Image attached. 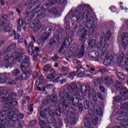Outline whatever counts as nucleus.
<instances>
[{
  "mask_svg": "<svg viewBox=\"0 0 128 128\" xmlns=\"http://www.w3.org/2000/svg\"><path fill=\"white\" fill-rule=\"evenodd\" d=\"M81 90L78 92V96L80 98V100H82L84 98V96H86L88 94L89 98L92 102H98V98H96V90L94 89L91 90L90 86L88 85H81Z\"/></svg>",
  "mask_w": 128,
  "mask_h": 128,
  "instance_id": "obj_1",
  "label": "nucleus"
},
{
  "mask_svg": "<svg viewBox=\"0 0 128 128\" xmlns=\"http://www.w3.org/2000/svg\"><path fill=\"white\" fill-rule=\"evenodd\" d=\"M64 94L62 92H59V98L60 100H58V102L62 106L63 108L66 110L68 108V104H72L74 106H76L78 104V102H80V100L78 98V96L76 94H72V97L70 99H68V100L64 99Z\"/></svg>",
  "mask_w": 128,
  "mask_h": 128,
  "instance_id": "obj_2",
  "label": "nucleus"
},
{
  "mask_svg": "<svg viewBox=\"0 0 128 128\" xmlns=\"http://www.w3.org/2000/svg\"><path fill=\"white\" fill-rule=\"evenodd\" d=\"M7 112L9 114H6L4 121L5 124H7L8 126H12V122H16L18 120V116L16 114V109L14 108H9L7 110Z\"/></svg>",
  "mask_w": 128,
  "mask_h": 128,
  "instance_id": "obj_3",
  "label": "nucleus"
},
{
  "mask_svg": "<svg viewBox=\"0 0 128 128\" xmlns=\"http://www.w3.org/2000/svg\"><path fill=\"white\" fill-rule=\"evenodd\" d=\"M16 60L20 64H30V58L24 55V49L19 48L16 49L11 54V56H16Z\"/></svg>",
  "mask_w": 128,
  "mask_h": 128,
  "instance_id": "obj_4",
  "label": "nucleus"
},
{
  "mask_svg": "<svg viewBox=\"0 0 128 128\" xmlns=\"http://www.w3.org/2000/svg\"><path fill=\"white\" fill-rule=\"evenodd\" d=\"M78 84L76 83L72 84L70 86L68 87L66 89H63V95L64 98L68 100H70L72 98V94H78Z\"/></svg>",
  "mask_w": 128,
  "mask_h": 128,
  "instance_id": "obj_5",
  "label": "nucleus"
},
{
  "mask_svg": "<svg viewBox=\"0 0 128 128\" xmlns=\"http://www.w3.org/2000/svg\"><path fill=\"white\" fill-rule=\"evenodd\" d=\"M108 44H106L104 46V48H102V50L101 52V56L100 58L102 60H104V64L105 66H108V64H110V63L112 60H114V58L112 56H108Z\"/></svg>",
  "mask_w": 128,
  "mask_h": 128,
  "instance_id": "obj_6",
  "label": "nucleus"
},
{
  "mask_svg": "<svg viewBox=\"0 0 128 128\" xmlns=\"http://www.w3.org/2000/svg\"><path fill=\"white\" fill-rule=\"evenodd\" d=\"M116 58L117 62L120 66H124L126 64V70H128V58H126L123 53H121L118 54Z\"/></svg>",
  "mask_w": 128,
  "mask_h": 128,
  "instance_id": "obj_7",
  "label": "nucleus"
},
{
  "mask_svg": "<svg viewBox=\"0 0 128 128\" xmlns=\"http://www.w3.org/2000/svg\"><path fill=\"white\" fill-rule=\"evenodd\" d=\"M88 16H90V12L88 10H85L84 11L82 18L80 16V12L79 10H76L74 12L72 17L75 18H76V22H80L82 20H86Z\"/></svg>",
  "mask_w": 128,
  "mask_h": 128,
  "instance_id": "obj_8",
  "label": "nucleus"
},
{
  "mask_svg": "<svg viewBox=\"0 0 128 128\" xmlns=\"http://www.w3.org/2000/svg\"><path fill=\"white\" fill-rule=\"evenodd\" d=\"M40 6H37V8L33 9L32 12H27L26 14L27 16L30 14H32L36 16V18H38V20H40L42 18H44L46 15L45 13L40 12Z\"/></svg>",
  "mask_w": 128,
  "mask_h": 128,
  "instance_id": "obj_9",
  "label": "nucleus"
},
{
  "mask_svg": "<svg viewBox=\"0 0 128 128\" xmlns=\"http://www.w3.org/2000/svg\"><path fill=\"white\" fill-rule=\"evenodd\" d=\"M98 118L96 116H88L84 120L85 126L86 128H89L90 126H92V122L94 126H96V124H98Z\"/></svg>",
  "mask_w": 128,
  "mask_h": 128,
  "instance_id": "obj_10",
  "label": "nucleus"
},
{
  "mask_svg": "<svg viewBox=\"0 0 128 128\" xmlns=\"http://www.w3.org/2000/svg\"><path fill=\"white\" fill-rule=\"evenodd\" d=\"M8 88L6 87L0 88V98L2 100L3 102H10V100H12V98L6 96H8Z\"/></svg>",
  "mask_w": 128,
  "mask_h": 128,
  "instance_id": "obj_11",
  "label": "nucleus"
},
{
  "mask_svg": "<svg viewBox=\"0 0 128 128\" xmlns=\"http://www.w3.org/2000/svg\"><path fill=\"white\" fill-rule=\"evenodd\" d=\"M30 28H33V30L34 32H42L44 28V26L42 25V24H40L39 21L35 20V22L31 23L29 25Z\"/></svg>",
  "mask_w": 128,
  "mask_h": 128,
  "instance_id": "obj_12",
  "label": "nucleus"
},
{
  "mask_svg": "<svg viewBox=\"0 0 128 128\" xmlns=\"http://www.w3.org/2000/svg\"><path fill=\"white\" fill-rule=\"evenodd\" d=\"M52 26H50L48 27H47L45 30V32H44L42 36V40H40L38 43L41 46H44V40H48V36H50V32H52Z\"/></svg>",
  "mask_w": 128,
  "mask_h": 128,
  "instance_id": "obj_13",
  "label": "nucleus"
},
{
  "mask_svg": "<svg viewBox=\"0 0 128 128\" xmlns=\"http://www.w3.org/2000/svg\"><path fill=\"white\" fill-rule=\"evenodd\" d=\"M34 46V42L32 41L28 46V54H30V56H32V54H38V52H40V48L38 46L35 47L34 50H32Z\"/></svg>",
  "mask_w": 128,
  "mask_h": 128,
  "instance_id": "obj_14",
  "label": "nucleus"
},
{
  "mask_svg": "<svg viewBox=\"0 0 128 128\" xmlns=\"http://www.w3.org/2000/svg\"><path fill=\"white\" fill-rule=\"evenodd\" d=\"M10 73H3L0 74L1 78H4V84H16V81L12 80L8 78H10Z\"/></svg>",
  "mask_w": 128,
  "mask_h": 128,
  "instance_id": "obj_15",
  "label": "nucleus"
},
{
  "mask_svg": "<svg viewBox=\"0 0 128 128\" xmlns=\"http://www.w3.org/2000/svg\"><path fill=\"white\" fill-rule=\"evenodd\" d=\"M68 110L69 112H70V124H74L76 122V114H74L76 110L74 109V108L71 107L68 108Z\"/></svg>",
  "mask_w": 128,
  "mask_h": 128,
  "instance_id": "obj_16",
  "label": "nucleus"
},
{
  "mask_svg": "<svg viewBox=\"0 0 128 128\" xmlns=\"http://www.w3.org/2000/svg\"><path fill=\"white\" fill-rule=\"evenodd\" d=\"M87 20V24H91L90 26V32L92 34L94 32L96 24L94 23V18L92 16L89 17Z\"/></svg>",
  "mask_w": 128,
  "mask_h": 128,
  "instance_id": "obj_17",
  "label": "nucleus"
},
{
  "mask_svg": "<svg viewBox=\"0 0 128 128\" xmlns=\"http://www.w3.org/2000/svg\"><path fill=\"white\" fill-rule=\"evenodd\" d=\"M102 80L103 84H104L106 86H110L112 82V78L108 76L102 77Z\"/></svg>",
  "mask_w": 128,
  "mask_h": 128,
  "instance_id": "obj_18",
  "label": "nucleus"
},
{
  "mask_svg": "<svg viewBox=\"0 0 128 128\" xmlns=\"http://www.w3.org/2000/svg\"><path fill=\"white\" fill-rule=\"evenodd\" d=\"M75 54L80 58H82L84 54V46L82 45L81 46V49L78 48L75 50Z\"/></svg>",
  "mask_w": 128,
  "mask_h": 128,
  "instance_id": "obj_19",
  "label": "nucleus"
},
{
  "mask_svg": "<svg viewBox=\"0 0 128 128\" xmlns=\"http://www.w3.org/2000/svg\"><path fill=\"white\" fill-rule=\"evenodd\" d=\"M72 13L70 12H69V16H66V18H64V20L65 22V24L66 26V30H70V22H68L66 21V20H68H68H72V18H72V16H72Z\"/></svg>",
  "mask_w": 128,
  "mask_h": 128,
  "instance_id": "obj_20",
  "label": "nucleus"
},
{
  "mask_svg": "<svg viewBox=\"0 0 128 128\" xmlns=\"http://www.w3.org/2000/svg\"><path fill=\"white\" fill-rule=\"evenodd\" d=\"M110 36H112V33L110 32H108L106 34L102 33V34L100 40L101 42H102V40L105 42H108V40H110Z\"/></svg>",
  "mask_w": 128,
  "mask_h": 128,
  "instance_id": "obj_21",
  "label": "nucleus"
},
{
  "mask_svg": "<svg viewBox=\"0 0 128 128\" xmlns=\"http://www.w3.org/2000/svg\"><path fill=\"white\" fill-rule=\"evenodd\" d=\"M64 32L62 31V32L59 34L58 36H57L56 40L58 42H60V40L62 42H66V38H64Z\"/></svg>",
  "mask_w": 128,
  "mask_h": 128,
  "instance_id": "obj_22",
  "label": "nucleus"
},
{
  "mask_svg": "<svg viewBox=\"0 0 128 128\" xmlns=\"http://www.w3.org/2000/svg\"><path fill=\"white\" fill-rule=\"evenodd\" d=\"M36 2H38V0H30V1H28L25 2L24 6H31L30 8L28 9V10H30L36 6Z\"/></svg>",
  "mask_w": 128,
  "mask_h": 128,
  "instance_id": "obj_23",
  "label": "nucleus"
},
{
  "mask_svg": "<svg viewBox=\"0 0 128 128\" xmlns=\"http://www.w3.org/2000/svg\"><path fill=\"white\" fill-rule=\"evenodd\" d=\"M14 60V56H12V54H10V59L9 56H6L4 57V60L6 62L7 66H10L12 64Z\"/></svg>",
  "mask_w": 128,
  "mask_h": 128,
  "instance_id": "obj_24",
  "label": "nucleus"
},
{
  "mask_svg": "<svg viewBox=\"0 0 128 128\" xmlns=\"http://www.w3.org/2000/svg\"><path fill=\"white\" fill-rule=\"evenodd\" d=\"M122 44L123 46H126L128 44V34L124 33L123 34L122 37Z\"/></svg>",
  "mask_w": 128,
  "mask_h": 128,
  "instance_id": "obj_25",
  "label": "nucleus"
},
{
  "mask_svg": "<svg viewBox=\"0 0 128 128\" xmlns=\"http://www.w3.org/2000/svg\"><path fill=\"white\" fill-rule=\"evenodd\" d=\"M6 114H10L8 112L7 110H3L0 112V122H4V118Z\"/></svg>",
  "mask_w": 128,
  "mask_h": 128,
  "instance_id": "obj_26",
  "label": "nucleus"
},
{
  "mask_svg": "<svg viewBox=\"0 0 128 128\" xmlns=\"http://www.w3.org/2000/svg\"><path fill=\"white\" fill-rule=\"evenodd\" d=\"M98 56H100V54L96 50L91 51L88 53V56L91 58H96Z\"/></svg>",
  "mask_w": 128,
  "mask_h": 128,
  "instance_id": "obj_27",
  "label": "nucleus"
},
{
  "mask_svg": "<svg viewBox=\"0 0 128 128\" xmlns=\"http://www.w3.org/2000/svg\"><path fill=\"white\" fill-rule=\"evenodd\" d=\"M92 76V72L90 71L86 70L83 72H80L78 74V78H84V76Z\"/></svg>",
  "mask_w": 128,
  "mask_h": 128,
  "instance_id": "obj_28",
  "label": "nucleus"
},
{
  "mask_svg": "<svg viewBox=\"0 0 128 128\" xmlns=\"http://www.w3.org/2000/svg\"><path fill=\"white\" fill-rule=\"evenodd\" d=\"M6 98H12V100L10 101H5L4 102H2H2L3 104V108H10V102H12V97L8 96H6Z\"/></svg>",
  "mask_w": 128,
  "mask_h": 128,
  "instance_id": "obj_29",
  "label": "nucleus"
},
{
  "mask_svg": "<svg viewBox=\"0 0 128 128\" xmlns=\"http://www.w3.org/2000/svg\"><path fill=\"white\" fill-rule=\"evenodd\" d=\"M120 124L122 128L128 126V115L125 116V119L120 122Z\"/></svg>",
  "mask_w": 128,
  "mask_h": 128,
  "instance_id": "obj_30",
  "label": "nucleus"
},
{
  "mask_svg": "<svg viewBox=\"0 0 128 128\" xmlns=\"http://www.w3.org/2000/svg\"><path fill=\"white\" fill-rule=\"evenodd\" d=\"M20 68L22 72H26L27 70H28V66H30V63H21Z\"/></svg>",
  "mask_w": 128,
  "mask_h": 128,
  "instance_id": "obj_31",
  "label": "nucleus"
},
{
  "mask_svg": "<svg viewBox=\"0 0 128 128\" xmlns=\"http://www.w3.org/2000/svg\"><path fill=\"white\" fill-rule=\"evenodd\" d=\"M18 78L21 80H28L30 78V76L26 73H24L20 75Z\"/></svg>",
  "mask_w": 128,
  "mask_h": 128,
  "instance_id": "obj_32",
  "label": "nucleus"
},
{
  "mask_svg": "<svg viewBox=\"0 0 128 128\" xmlns=\"http://www.w3.org/2000/svg\"><path fill=\"white\" fill-rule=\"evenodd\" d=\"M46 82L44 81V76L41 75L40 77H38V78L36 79V84H44Z\"/></svg>",
  "mask_w": 128,
  "mask_h": 128,
  "instance_id": "obj_33",
  "label": "nucleus"
},
{
  "mask_svg": "<svg viewBox=\"0 0 128 128\" xmlns=\"http://www.w3.org/2000/svg\"><path fill=\"white\" fill-rule=\"evenodd\" d=\"M47 110H48L46 109L45 111L40 112V116L42 118H44V120H48V115L46 114Z\"/></svg>",
  "mask_w": 128,
  "mask_h": 128,
  "instance_id": "obj_34",
  "label": "nucleus"
},
{
  "mask_svg": "<svg viewBox=\"0 0 128 128\" xmlns=\"http://www.w3.org/2000/svg\"><path fill=\"white\" fill-rule=\"evenodd\" d=\"M120 94L122 96H128V90L124 87L120 90Z\"/></svg>",
  "mask_w": 128,
  "mask_h": 128,
  "instance_id": "obj_35",
  "label": "nucleus"
},
{
  "mask_svg": "<svg viewBox=\"0 0 128 128\" xmlns=\"http://www.w3.org/2000/svg\"><path fill=\"white\" fill-rule=\"evenodd\" d=\"M16 48V44H12L7 48L6 52H12V50H14Z\"/></svg>",
  "mask_w": 128,
  "mask_h": 128,
  "instance_id": "obj_36",
  "label": "nucleus"
},
{
  "mask_svg": "<svg viewBox=\"0 0 128 128\" xmlns=\"http://www.w3.org/2000/svg\"><path fill=\"white\" fill-rule=\"evenodd\" d=\"M94 84L95 86H100L102 84V80L100 78H97L94 81Z\"/></svg>",
  "mask_w": 128,
  "mask_h": 128,
  "instance_id": "obj_37",
  "label": "nucleus"
},
{
  "mask_svg": "<svg viewBox=\"0 0 128 128\" xmlns=\"http://www.w3.org/2000/svg\"><path fill=\"white\" fill-rule=\"evenodd\" d=\"M96 110V114L98 116H102V108H100L98 105L96 104V107L94 108Z\"/></svg>",
  "mask_w": 128,
  "mask_h": 128,
  "instance_id": "obj_38",
  "label": "nucleus"
},
{
  "mask_svg": "<svg viewBox=\"0 0 128 128\" xmlns=\"http://www.w3.org/2000/svg\"><path fill=\"white\" fill-rule=\"evenodd\" d=\"M115 88L116 90H120L122 88V84L120 82H116L115 84Z\"/></svg>",
  "mask_w": 128,
  "mask_h": 128,
  "instance_id": "obj_39",
  "label": "nucleus"
},
{
  "mask_svg": "<svg viewBox=\"0 0 128 128\" xmlns=\"http://www.w3.org/2000/svg\"><path fill=\"white\" fill-rule=\"evenodd\" d=\"M88 44L91 48H95L96 46V40H92L88 42Z\"/></svg>",
  "mask_w": 128,
  "mask_h": 128,
  "instance_id": "obj_40",
  "label": "nucleus"
},
{
  "mask_svg": "<svg viewBox=\"0 0 128 128\" xmlns=\"http://www.w3.org/2000/svg\"><path fill=\"white\" fill-rule=\"evenodd\" d=\"M56 78V75L50 74L47 76V79L49 80L50 82H54Z\"/></svg>",
  "mask_w": 128,
  "mask_h": 128,
  "instance_id": "obj_41",
  "label": "nucleus"
},
{
  "mask_svg": "<svg viewBox=\"0 0 128 128\" xmlns=\"http://www.w3.org/2000/svg\"><path fill=\"white\" fill-rule=\"evenodd\" d=\"M84 104L85 110H88V108H90V102L88 100H85L84 102Z\"/></svg>",
  "mask_w": 128,
  "mask_h": 128,
  "instance_id": "obj_42",
  "label": "nucleus"
},
{
  "mask_svg": "<svg viewBox=\"0 0 128 128\" xmlns=\"http://www.w3.org/2000/svg\"><path fill=\"white\" fill-rule=\"evenodd\" d=\"M48 12H50V14H58V10L56 8L51 9L48 10Z\"/></svg>",
  "mask_w": 128,
  "mask_h": 128,
  "instance_id": "obj_43",
  "label": "nucleus"
},
{
  "mask_svg": "<svg viewBox=\"0 0 128 128\" xmlns=\"http://www.w3.org/2000/svg\"><path fill=\"white\" fill-rule=\"evenodd\" d=\"M86 36H88V30H84L83 34L81 36V40H84L85 38H86Z\"/></svg>",
  "mask_w": 128,
  "mask_h": 128,
  "instance_id": "obj_44",
  "label": "nucleus"
},
{
  "mask_svg": "<svg viewBox=\"0 0 128 128\" xmlns=\"http://www.w3.org/2000/svg\"><path fill=\"white\" fill-rule=\"evenodd\" d=\"M50 4H44L43 6H42L41 10H48V8H50Z\"/></svg>",
  "mask_w": 128,
  "mask_h": 128,
  "instance_id": "obj_45",
  "label": "nucleus"
},
{
  "mask_svg": "<svg viewBox=\"0 0 128 128\" xmlns=\"http://www.w3.org/2000/svg\"><path fill=\"white\" fill-rule=\"evenodd\" d=\"M51 102H56L58 100V96L56 94H53L50 96Z\"/></svg>",
  "mask_w": 128,
  "mask_h": 128,
  "instance_id": "obj_46",
  "label": "nucleus"
},
{
  "mask_svg": "<svg viewBox=\"0 0 128 128\" xmlns=\"http://www.w3.org/2000/svg\"><path fill=\"white\" fill-rule=\"evenodd\" d=\"M117 76H118V78L120 80H124V78H126V76L122 72H118L117 74Z\"/></svg>",
  "mask_w": 128,
  "mask_h": 128,
  "instance_id": "obj_47",
  "label": "nucleus"
},
{
  "mask_svg": "<svg viewBox=\"0 0 128 128\" xmlns=\"http://www.w3.org/2000/svg\"><path fill=\"white\" fill-rule=\"evenodd\" d=\"M31 20H32V18H30V17H26L24 20V24H30Z\"/></svg>",
  "mask_w": 128,
  "mask_h": 128,
  "instance_id": "obj_48",
  "label": "nucleus"
},
{
  "mask_svg": "<svg viewBox=\"0 0 128 128\" xmlns=\"http://www.w3.org/2000/svg\"><path fill=\"white\" fill-rule=\"evenodd\" d=\"M48 114L50 115V116L54 118L56 114H54V111L52 110H50V109H48V110H47Z\"/></svg>",
  "mask_w": 128,
  "mask_h": 128,
  "instance_id": "obj_49",
  "label": "nucleus"
},
{
  "mask_svg": "<svg viewBox=\"0 0 128 128\" xmlns=\"http://www.w3.org/2000/svg\"><path fill=\"white\" fill-rule=\"evenodd\" d=\"M20 74V70L16 69L13 72L12 76H18Z\"/></svg>",
  "mask_w": 128,
  "mask_h": 128,
  "instance_id": "obj_50",
  "label": "nucleus"
},
{
  "mask_svg": "<svg viewBox=\"0 0 128 128\" xmlns=\"http://www.w3.org/2000/svg\"><path fill=\"white\" fill-rule=\"evenodd\" d=\"M100 72H102V74H107L108 72V71L107 69L106 68H102L99 70Z\"/></svg>",
  "mask_w": 128,
  "mask_h": 128,
  "instance_id": "obj_51",
  "label": "nucleus"
},
{
  "mask_svg": "<svg viewBox=\"0 0 128 128\" xmlns=\"http://www.w3.org/2000/svg\"><path fill=\"white\" fill-rule=\"evenodd\" d=\"M96 95L97 98H99L100 100H104V96H102V93L98 92H97Z\"/></svg>",
  "mask_w": 128,
  "mask_h": 128,
  "instance_id": "obj_52",
  "label": "nucleus"
},
{
  "mask_svg": "<svg viewBox=\"0 0 128 128\" xmlns=\"http://www.w3.org/2000/svg\"><path fill=\"white\" fill-rule=\"evenodd\" d=\"M36 120H32L28 124V126H36Z\"/></svg>",
  "mask_w": 128,
  "mask_h": 128,
  "instance_id": "obj_53",
  "label": "nucleus"
},
{
  "mask_svg": "<svg viewBox=\"0 0 128 128\" xmlns=\"http://www.w3.org/2000/svg\"><path fill=\"white\" fill-rule=\"evenodd\" d=\"M10 104V106H16L18 105V102L16 101H14V102H9Z\"/></svg>",
  "mask_w": 128,
  "mask_h": 128,
  "instance_id": "obj_54",
  "label": "nucleus"
},
{
  "mask_svg": "<svg viewBox=\"0 0 128 128\" xmlns=\"http://www.w3.org/2000/svg\"><path fill=\"white\" fill-rule=\"evenodd\" d=\"M126 116H118L116 120H124V119H126Z\"/></svg>",
  "mask_w": 128,
  "mask_h": 128,
  "instance_id": "obj_55",
  "label": "nucleus"
},
{
  "mask_svg": "<svg viewBox=\"0 0 128 128\" xmlns=\"http://www.w3.org/2000/svg\"><path fill=\"white\" fill-rule=\"evenodd\" d=\"M122 100V98L120 96H118L115 98V102H120Z\"/></svg>",
  "mask_w": 128,
  "mask_h": 128,
  "instance_id": "obj_56",
  "label": "nucleus"
},
{
  "mask_svg": "<svg viewBox=\"0 0 128 128\" xmlns=\"http://www.w3.org/2000/svg\"><path fill=\"white\" fill-rule=\"evenodd\" d=\"M62 114V112H60V109L56 110V116H60Z\"/></svg>",
  "mask_w": 128,
  "mask_h": 128,
  "instance_id": "obj_57",
  "label": "nucleus"
},
{
  "mask_svg": "<svg viewBox=\"0 0 128 128\" xmlns=\"http://www.w3.org/2000/svg\"><path fill=\"white\" fill-rule=\"evenodd\" d=\"M78 72H80V70H77L76 71H74L72 73L70 74V76H76L78 74H78H80Z\"/></svg>",
  "mask_w": 128,
  "mask_h": 128,
  "instance_id": "obj_58",
  "label": "nucleus"
},
{
  "mask_svg": "<svg viewBox=\"0 0 128 128\" xmlns=\"http://www.w3.org/2000/svg\"><path fill=\"white\" fill-rule=\"evenodd\" d=\"M18 26H24V21H22V19L19 18V20L18 22Z\"/></svg>",
  "mask_w": 128,
  "mask_h": 128,
  "instance_id": "obj_59",
  "label": "nucleus"
},
{
  "mask_svg": "<svg viewBox=\"0 0 128 128\" xmlns=\"http://www.w3.org/2000/svg\"><path fill=\"white\" fill-rule=\"evenodd\" d=\"M4 30L5 32H10V27L8 26V25H6V26L4 27Z\"/></svg>",
  "mask_w": 128,
  "mask_h": 128,
  "instance_id": "obj_60",
  "label": "nucleus"
},
{
  "mask_svg": "<svg viewBox=\"0 0 128 128\" xmlns=\"http://www.w3.org/2000/svg\"><path fill=\"white\" fill-rule=\"evenodd\" d=\"M60 70H62L63 72H68L69 69L68 67L62 66L60 68Z\"/></svg>",
  "mask_w": 128,
  "mask_h": 128,
  "instance_id": "obj_61",
  "label": "nucleus"
},
{
  "mask_svg": "<svg viewBox=\"0 0 128 128\" xmlns=\"http://www.w3.org/2000/svg\"><path fill=\"white\" fill-rule=\"evenodd\" d=\"M67 54L68 58H70V56H72V55L74 54V52H72V50H70L68 52Z\"/></svg>",
  "mask_w": 128,
  "mask_h": 128,
  "instance_id": "obj_62",
  "label": "nucleus"
},
{
  "mask_svg": "<svg viewBox=\"0 0 128 128\" xmlns=\"http://www.w3.org/2000/svg\"><path fill=\"white\" fill-rule=\"evenodd\" d=\"M49 2H50L52 4H56L58 3V0H48Z\"/></svg>",
  "mask_w": 128,
  "mask_h": 128,
  "instance_id": "obj_63",
  "label": "nucleus"
},
{
  "mask_svg": "<svg viewBox=\"0 0 128 128\" xmlns=\"http://www.w3.org/2000/svg\"><path fill=\"white\" fill-rule=\"evenodd\" d=\"M2 18L3 20L6 21L8 20V16L7 15L3 14L2 16Z\"/></svg>",
  "mask_w": 128,
  "mask_h": 128,
  "instance_id": "obj_64",
  "label": "nucleus"
}]
</instances>
